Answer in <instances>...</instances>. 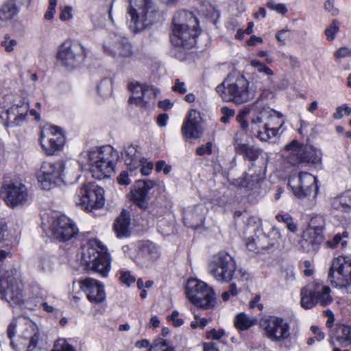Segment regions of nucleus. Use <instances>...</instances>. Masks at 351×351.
I'll use <instances>...</instances> for the list:
<instances>
[{"instance_id": "obj_37", "label": "nucleus", "mask_w": 351, "mask_h": 351, "mask_svg": "<svg viewBox=\"0 0 351 351\" xmlns=\"http://www.w3.org/2000/svg\"><path fill=\"white\" fill-rule=\"evenodd\" d=\"M5 113L6 117L5 118L7 121V126L11 127L9 125V122L12 121L14 118L17 115V106L16 105H12L8 107V105L5 104H0V117L4 119L3 114Z\"/></svg>"}, {"instance_id": "obj_30", "label": "nucleus", "mask_w": 351, "mask_h": 351, "mask_svg": "<svg viewBox=\"0 0 351 351\" xmlns=\"http://www.w3.org/2000/svg\"><path fill=\"white\" fill-rule=\"evenodd\" d=\"M138 148L139 147L137 145H130L125 147L121 152V156L125 160L129 172L131 173L137 169L141 165L139 160L141 158H140Z\"/></svg>"}, {"instance_id": "obj_14", "label": "nucleus", "mask_w": 351, "mask_h": 351, "mask_svg": "<svg viewBox=\"0 0 351 351\" xmlns=\"http://www.w3.org/2000/svg\"><path fill=\"white\" fill-rule=\"evenodd\" d=\"M328 279L335 287L347 288L351 285V258L339 256L332 260Z\"/></svg>"}, {"instance_id": "obj_8", "label": "nucleus", "mask_w": 351, "mask_h": 351, "mask_svg": "<svg viewBox=\"0 0 351 351\" xmlns=\"http://www.w3.org/2000/svg\"><path fill=\"white\" fill-rule=\"evenodd\" d=\"M186 294L189 301L195 306L209 309L215 305V292L203 281L191 278L186 285Z\"/></svg>"}, {"instance_id": "obj_44", "label": "nucleus", "mask_w": 351, "mask_h": 351, "mask_svg": "<svg viewBox=\"0 0 351 351\" xmlns=\"http://www.w3.org/2000/svg\"><path fill=\"white\" fill-rule=\"evenodd\" d=\"M267 6L269 9L280 14H285L288 12V9L284 3H277L274 1H268Z\"/></svg>"}, {"instance_id": "obj_49", "label": "nucleus", "mask_w": 351, "mask_h": 351, "mask_svg": "<svg viewBox=\"0 0 351 351\" xmlns=\"http://www.w3.org/2000/svg\"><path fill=\"white\" fill-rule=\"evenodd\" d=\"M17 45V41L15 39H11L10 36L6 35L4 40L1 42V45L4 47L7 52H12L14 48Z\"/></svg>"}, {"instance_id": "obj_54", "label": "nucleus", "mask_w": 351, "mask_h": 351, "mask_svg": "<svg viewBox=\"0 0 351 351\" xmlns=\"http://www.w3.org/2000/svg\"><path fill=\"white\" fill-rule=\"evenodd\" d=\"M213 143L208 142L205 145H202L197 147L196 153L198 156H203L204 154L210 155L213 153Z\"/></svg>"}, {"instance_id": "obj_56", "label": "nucleus", "mask_w": 351, "mask_h": 351, "mask_svg": "<svg viewBox=\"0 0 351 351\" xmlns=\"http://www.w3.org/2000/svg\"><path fill=\"white\" fill-rule=\"evenodd\" d=\"M223 116L221 117V121L223 123H228L231 117L234 114V111L228 107H223L221 109Z\"/></svg>"}, {"instance_id": "obj_21", "label": "nucleus", "mask_w": 351, "mask_h": 351, "mask_svg": "<svg viewBox=\"0 0 351 351\" xmlns=\"http://www.w3.org/2000/svg\"><path fill=\"white\" fill-rule=\"evenodd\" d=\"M40 145L49 155H52L56 152L61 150L65 138L60 129L56 126L44 128L40 132Z\"/></svg>"}, {"instance_id": "obj_57", "label": "nucleus", "mask_w": 351, "mask_h": 351, "mask_svg": "<svg viewBox=\"0 0 351 351\" xmlns=\"http://www.w3.org/2000/svg\"><path fill=\"white\" fill-rule=\"evenodd\" d=\"M179 312L178 311H173L172 313L168 316L169 321L173 322V325L176 327L181 326L184 324V320L178 317Z\"/></svg>"}, {"instance_id": "obj_58", "label": "nucleus", "mask_w": 351, "mask_h": 351, "mask_svg": "<svg viewBox=\"0 0 351 351\" xmlns=\"http://www.w3.org/2000/svg\"><path fill=\"white\" fill-rule=\"evenodd\" d=\"M120 280L123 283L129 286L135 281V278L132 276H131L129 271H121Z\"/></svg>"}, {"instance_id": "obj_38", "label": "nucleus", "mask_w": 351, "mask_h": 351, "mask_svg": "<svg viewBox=\"0 0 351 351\" xmlns=\"http://www.w3.org/2000/svg\"><path fill=\"white\" fill-rule=\"evenodd\" d=\"M148 351H175V349L167 340L158 339L154 341Z\"/></svg>"}, {"instance_id": "obj_22", "label": "nucleus", "mask_w": 351, "mask_h": 351, "mask_svg": "<svg viewBox=\"0 0 351 351\" xmlns=\"http://www.w3.org/2000/svg\"><path fill=\"white\" fill-rule=\"evenodd\" d=\"M103 49L106 53L114 58H129L132 54V47L124 36L113 34L105 40Z\"/></svg>"}, {"instance_id": "obj_15", "label": "nucleus", "mask_w": 351, "mask_h": 351, "mask_svg": "<svg viewBox=\"0 0 351 351\" xmlns=\"http://www.w3.org/2000/svg\"><path fill=\"white\" fill-rule=\"evenodd\" d=\"M86 56L85 48L79 43L69 41L63 43L58 49L57 59L60 64L73 69L80 65Z\"/></svg>"}, {"instance_id": "obj_46", "label": "nucleus", "mask_w": 351, "mask_h": 351, "mask_svg": "<svg viewBox=\"0 0 351 351\" xmlns=\"http://www.w3.org/2000/svg\"><path fill=\"white\" fill-rule=\"evenodd\" d=\"M250 64L260 73H263L267 75H272L274 74L273 71L268 66L257 60H252Z\"/></svg>"}, {"instance_id": "obj_53", "label": "nucleus", "mask_w": 351, "mask_h": 351, "mask_svg": "<svg viewBox=\"0 0 351 351\" xmlns=\"http://www.w3.org/2000/svg\"><path fill=\"white\" fill-rule=\"evenodd\" d=\"M336 59L351 58V49L347 47L338 49L334 53Z\"/></svg>"}, {"instance_id": "obj_45", "label": "nucleus", "mask_w": 351, "mask_h": 351, "mask_svg": "<svg viewBox=\"0 0 351 351\" xmlns=\"http://www.w3.org/2000/svg\"><path fill=\"white\" fill-rule=\"evenodd\" d=\"M351 114V108L346 104H343L337 108L336 112L333 114V118L341 119L344 116H348Z\"/></svg>"}, {"instance_id": "obj_2", "label": "nucleus", "mask_w": 351, "mask_h": 351, "mask_svg": "<svg viewBox=\"0 0 351 351\" xmlns=\"http://www.w3.org/2000/svg\"><path fill=\"white\" fill-rule=\"evenodd\" d=\"M208 269L210 275L221 283L229 282L233 279L245 281L250 278V274L246 270H237L235 260L224 251H221L212 257Z\"/></svg>"}, {"instance_id": "obj_27", "label": "nucleus", "mask_w": 351, "mask_h": 351, "mask_svg": "<svg viewBox=\"0 0 351 351\" xmlns=\"http://www.w3.org/2000/svg\"><path fill=\"white\" fill-rule=\"evenodd\" d=\"M160 256L157 246L151 242L143 243L136 256V263L142 267L152 265Z\"/></svg>"}, {"instance_id": "obj_17", "label": "nucleus", "mask_w": 351, "mask_h": 351, "mask_svg": "<svg viewBox=\"0 0 351 351\" xmlns=\"http://www.w3.org/2000/svg\"><path fill=\"white\" fill-rule=\"evenodd\" d=\"M316 178L307 172H300L298 175L290 176L288 185L291 187L294 195L298 199H304L313 193L314 197L317 193V186L315 184Z\"/></svg>"}, {"instance_id": "obj_10", "label": "nucleus", "mask_w": 351, "mask_h": 351, "mask_svg": "<svg viewBox=\"0 0 351 351\" xmlns=\"http://www.w3.org/2000/svg\"><path fill=\"white\" fill-rule=\"evenodd\" d=\"M330 289L322 282L315 281L303 287L301 290V305L304 308L309 309L319 303L325 306L332 302V298L330 295Z\"/></svg>"}, {"instance_id": "obj_41", "label": "nucleus", "mask_w": 351, "mask_h": 351, "mask_svg": "<svg viewBox=\"0 0 351 351\" xmlns=\"http://www.w3.org/2000/svg\"><path fill=\"white\" fill-rule=\"evenodd\" d=\"M7 223L5 219L0 217V247H8L11 245L10 241L6 238Z\"/></svg>"}, {"instance_id": "obj_51", "label": "nucleus", "mask_w": 351, "mask_h": 351, "mask_svg": "<svg viewBox=\"0 0 351 351\" xmlns=\"http://www.w3.org/2000/svg\"><path fill=\"white\" fill-rule=\"evenodd\" d=\"M52 351H74V350L65 340L62 339L55 343Z\"/></svg>"}, {"instance_id": "obj_64", "label": "nucleus", "mask_w": 351, "mask_h": 351, "mask_svg": "<svg viewBox=\"0 0 351 351\" xmlns=\"http://www.w3.org/2000/svg\"><path fill=\"white\" fill-rule=\"evenodd\" d=\"M303 267H304V274L306 276H311L313 273L314 270L312 267L311 262L310 261H305L303 263Z\"/></svg>"}, {"instance_id": "obj_60", "label": "nucleus", "mask_w": 351, "mask_h": 351, "mask_svg": "<svg viewBox=\"0 0 351 351\" xmlns=\"http://www.w3.org/2000/svg\"><path fill=\"white\" fill-rule=\"evenodd\" d=\"M16 321L13 320L10 322V324L8 325L7 328V333L9 339L11 340V345L14 348H15L14 342L12 341V338L15 336L16 334Z\"/></svg>"}, {"instance_id": "obj_13", "label": "nucleus", "mask_w": 351, "mask_h": 351, "mask_svg": "<svg viewBox=\"0 0 351 351\" xmlns=\"http://www.w3.org/2000/svg\"><path fill=\"white\" fill-rule=\"evenodd\" d=\"M325 227V219L321 215L313 217L308 228L304 231L300 241V247L304 251L309 252L316 251L324 241L323 232Z\"/></svg>"}, {"instance_id": "obj_63", "label": "nucleus", "mask_w": 351, "mask_h": 351, "mask_svg": "<svg viewBox=\"0 0 351 351\" xmlns=\"http://www.w3.org/2000/svg\"><path fill=\"white\" fill-rule=\"evenodd\" d=\"M224 335V331L219 330H216L215 329H212L210 331L207 332L206 336L208 339L218 340Z\"/></svg>"}, {"instance_id": "obj_11", "label": "nucleus", "mask_w": 351, "mask_h": 351, "mask_svg": "<svg viewBox=\"0 0 351 351\" xmlns=\"http://www.w3.org/2000/svg\"><path fill=\"white\" fill-rule=\"evenodd\" d=\"M260 326L263 336L273 342L284 341L291 336L289 324L280 317L265 316L260 319Z\"/></svg>"}, {"instance_id": "obj_32", "label": "nucleus", "mask_w": 351, "mask_h": 351, "mask_svg": "<svg viewBox=\"0 0 351 351\" xmlns=\"http://www.w3.org/2000/svg\"><path fill=\"white\" fill-rule=\"evenodd\" d=\"M130 216L128 210H123L114 223V229L118 237H128L130 234L129 226Z\"/></svg>"}, {"instance_id": "obj_55", "label": "nucleus", "mask_w": 351, "mask_h": 351, "mask_svg": "<svg viewBox=\"0 0 351 351\" xmlns=\"http://www.w3.org/2000/svg\"><path fill=\"white\" fill-rule=\"evenodd\" d=\"M171 169V165H167L165 160H158L156 164V170L158 172L163 171L165 175L169 174Z\"/></svg>"}, {"instance_id": "obj_19", "label": "nucleus", "mask_w": 351, "mask_h": 351, "mask_svg": "<svg viewBox=\"0 0 351 351\" xmlns=\"http://www.w3.org/2000/svg\"><path fill=\"white\" fill-rule=\"evenodd\" d=\"M285 150L289 154L287 156L293 165L300 162L319 163L321 161L320 152L311 146H298L297 141L285 146Z\"/></svg>"}, {"instance_id": "obj_29", "label": "nucleus", "mask_w": 351, "mask_h": 351, "mask_svg": "<svg viewBox=\"0 0 351 351\" xmlns=\"http://www.w3.org/2000/svg\"><path fill=\"white\" fill-rule=\"evenodd\" d=\"M198 119V112L195 110H191L187 119L182 128V131L184 136L195 138L200 137L202 131Z\"/></svg>"}, {"instance_id": "obj_24", "label": "nucleus", "mask_w": 351, "mask_h": 351, "mask_svg": "<svg viewBox=\"0 0 351 351\" xmlns=\"http://www.w3.org/2000/svg\"><path fill=\"white\" fill-rule=\"evenodd\" d=\"M130 88L132 92L130 101L141 107H145L158 93V90L153 86L141 84L138 82L131 83Z\"/></svg>"}, {"instance_id": "obj_28", "label": "nucleus", "mask_w": 351, "mask_h": 351, "mask_svg": "<svg viewBox=\"0 0 351 351\" xmlns=\"http://www.w3.org/2000/svg\"><path fill=\"white\" fill-rule=\"evenodd\" d=\"M32 0H7L0 8V20H11L22 8H28Z\"/></svg>"}, {"instance_id": "obj_42", "label": "nucleus", "mask_w": 351, "mask_h": 351, "mask_svg": "<svg viewBox=\"0 0 351 351\" xmlns=\"http://www.w3.org/2000/svg\"><path fill=\"white\" fill-rule=\"evenodd\" d=\"M339 31V23L337 20H332V23L325 29L327 40L332 41L335 38L336 34Z\"/></svg>"}, {"instance_id": "obj_31", "label": "nucleus", "mask_w": 351, "mask_h": 351, "mask_svg": "<svg viewBox=\"0 0 351 351\" xmlns=\"http://www.w3.org/2000/svg\"><path fill=\"white\" fill-rule=\"evenodd\" d=\"M332 207L343 213H351V190L346 191L339 196L333 198Z\"/></svg>"}, {"instance_id": "obj_26", "label": "nucleus", "mask_w": 351, "mask_h": 351, "mask_svg": "<svg viewBox=\"0 0 351 351\" xmlns=\"http://www.w3.org/2000/svg\"><path fill=\"white\" fill-rule=\"evenodd\" d=\"M155 186V182L150 180H138L132 190V199L141 208L147 206V194Z\"/></svg>"}, {"instance_id": "obj_6", "label": "nucleus", "mask_w": 351, "mask_h": 351, "mask_svg": "<svg viewBox=\"0 0 351 351\" xmlns=\"http://www.w3.org/2000/svg\"><path fill=\"white\" fill-rule=\"evenodd\" d=\"M248 85L249 82L244 76L232 73L216 87V91L224 101L241 104L254 97L248 90Z\"/></svg>"}, {"instance_id": "obj_1", "label": "nucleus", "mask_w": 351, "mask_h": 351, "mask_svg": "<svg viewBox=\"0 0 351 351\" xmlns=\"http://www.w3.org/2000/svg\"><path fill=\"white\" fill-rule=\"evenodd\" d=\"M256 112L253 114L250 123L245 120L250 114L249 108H244L239 111L237 120L240 123L241 128L246 134L255 136L262 141H268L280 134L284 121L281 113L274 110L268 106H261L257 102Z\"/></svg>"}, {"instance_id": "obj_4", "label": "nucleus", "mask_w": 351, "mask_h": 351, "mask_svg": "<svg viewBox=\"0 0 351 351\" xmlns=\"http://www.w3.org/2000/svg\"><path fill=\"white\" fill-rule=\"evenodd\" d=\"M87 156L93 178L102 180L110 178L114 173L119 154L110 145L92 149L88 151Z\"/></svg>"}, {"instance_id": "obj_20", "label": "nucleus", "mask_w": 351, "mask_h": 351, "mask_svg": "<svg viewBox=\"0 0 351 351\" xmlns=\"http://www.w3.org/2000/svg\"><path fill=\"white\" fill-rule=\"evenodd\" d=\"M2 194L5 204L10 208L22 206L27 203L29 198L27 186L21 182L3 184Z\"/></svg>"}, {"instance_id": "obj_59", "label": "nucleus", "mask_w": 351, "mask_h": 351, "mask_svg": "<svg viewBox=\"0 0 351 351\" xmlns=\"http://www.w3.org/2000/svg\"><path fill=\"white\" fill-rule=\"evenodd\" d=\"M130 174L125 171H122L117 178L119 184L123 185H128L130 184L131 180L129 177L132 175L133 172L132 173L130 172Z\"/></svg>"}, {"instance_id": "obj_18", "label": "nucleus", "mask_w": 351, "mask_h": 351, "mask_svg": "<svg viewBox=\"0 0 351 351\" xmlns=\"http://www.w3.org/2000/svg\"><path fill=\"white\" fill-rule=\"evenodd\" d=\"M49 230L51 236L60 241L75 237L78 229L75 223L65 215H53L49 218Z\"/></svg>"}, {"instance_id": "obj_61", "label": "nucleus", "mask_w": 351, "mask_h": 351, "mask_svg": "<svg viewBox=\"0 0 351 351\" xmlns=\"http://www.w3.org/2000/svg\"><path fill=\"white\" fill-rule=\"evenodd\" d=\"M284 278L287 282H293L295 280V271L292 266H289L284 271Z\"/></svg>"}, {"instance_id": "obj_23", "label": "nucleus", "mask_w": 351, "mask_h": 351, "mask_svg": "<svg viewBox=\"0 0 351 351\" xmlns=\"http://www.w3.org/2000/svg\"><path fill=\"white\" fill-rule=\"evenodd\" d=\"M19 322L23 325L20 335L21 345L27 351H32L40 339L39 329L34 322L26 317H19Z\"/></svg>"}, {"instance_id": "obj_34", "label": "nucleus", "mask_w": 351, "mask_h": 351, "mask_svg": "<svg viewBox=\"0 0 351 351\" xmlns=\"http://www.w3.org/2000/svg\"><path fill=\"white\" fill-rule=\"evenodd\" d=\"M16 105L17 106V115H16L12 121L9 122V125L11 127L20 126L25 121L29 108V104L25 102Z\"/></svg>"}, {"instance_id": "obj_25", "label": "nucleus", "mask_w": 351, "mask_h": 351, "mask_svg": "<svg viewBox=\"0 0 351 351\" xmlns=\"http://www.w3.org/2000/svg\"><path fill=\"white\" fill-rule=\"evenodd\" d=\"M78 282L80 289L86 293L87 298L90 302L99 304L105 300L106 293L101 283L92 278H86Z\"/></svg>"}, {"instance_id": "obj_47", "label": "nucleus", "mask_w": 351, "mask_h": 351, "mask_svg": "<svg viewBox=\"0 0 351 351\" xmlns=\"http://www.w3.org/2000/svg\"><path fill=\"white\" fill-rule=\"evenodd\" d=\"M141 172L143 176H148L154 168V164L152 162H147L145 158H141Z\"/></svg>"}, {"instance_id": "obj_7", "label": "nucleus", "mask_w": 351, "mask_h": 351, "mask_svg": "<svg viewBox=\"0 0 351 351\" xmlns=\"http://www.w3.org/2000/svg\"><path fill=\"white\" fill-rule=\"evenodd\" d=\"M82 261L88 270L105 277L110 270L107 250L97 239H90L82 247Z\"/></svg>"}, {"instance_id": "obj_48", "label": "nucleus", "mask_w": 351, "mask_h": 351, "mask_svg": "<svg viewBox=\"0 0 351 351\" xmlns=\"http://www.w3.org/2000/svg\"><path fill=\"white\" fill-rule=\"evenodd\" d=\"M291 33L289 29H281L276 34V38L278 41L282 45H285L287 40L291 38Z\"/></svg>"}, {"instance_id": "obj_35", "label": "nucleus", "mask_w": 351, "mask_h": 351, "mask_svg": "<svg viewBox=\"0 0 351 351\" xmlns=\"http://www.w3.org/2000/svg\"><path fill=\"white\" fill-rule=\"evenodd\" d=\"M336 339L341 344L348 346L351 344V326L340 325L337 329Z\"/></svg>"}, {"instance_id": "obj_5", "label": "nucleus", "mask_w": 351, "mask_h": 351, "mask_svg": "<svg viewBox=\"0 0 351 351\" xmlns=\"http://www.w3.org/2000/svg\"><path fill=\"white\" fill-rule=\"evenodd\" d=\"M130 3V28L140 32L152 25L160 18V12L152 0H127Z\"/></svg>"}, {"instance_id": "obj_9", "label": "nucleus", "mask_w": 351, "mask_h": 351, "mask_svg": "<svg viewBox=\"0 0 351 351\" xmlns=\"http://www.w3.org/2000/svg\"><path fill=\"white\" fill-rule=\"evenodd\" d=\"M13 271H4L0 265V295L12 306H21L24 301L21 288L16 278L11 276Z\"/></svg>"}, {"instance_id": "obj_16", "label": "nucleus", "mask_w": 351, "mask_h": 351, "mask_svg": "<svg viewBox=\"0 0 351 351\" xmlns=\"http://www.w3.org/2000/svg\"><path fill=\"white\" fill-rule=\"evenodd\" d=\"M64 169L63 161L43 162L38 174V181L44 190H50L62 182Z\"/></svg>"}, {"instance_id": "obj_12", "label": "nucleus", "mask_w": 351, "mask_h": 351, "mask_svg": "<svg viewBox=\"0 0 351 351\" xmlns=\"http://www.w3.org/2000/svg\"><path fill=\"white\" fill-rule=\"evenodd\" d=\"M104 190L93 184H84L76 193V204L82 209L91 211L104 205Z\"/></svg>"}, {"instance_id": "obj_36", "label": "nucleus", "mask_w": 351, "mask_h": 351, "mask_svg": "<svg viewBox=\"0 0 351 351\" xmlns=\"http://www.w3.org/2000/svg\"><path fill=\"white\" fill-rule=\"evenodd\" d=\"M256 322V319H251L244 313H241L237 315L234 320V325L237 329L245 330L254 325Z\"/></svg>"}, {"instance_id": "obj_50", "label": "nucleus", "mask_w": 351, "mask_h": 351, "mask_svg": "<svg viewBox=\"0 0 351 351\" xmlns=\"http://www.w3.org/2000/svg\"><path fill=\"white\" fill-rule=\"evenodd\" d=\"M49 7L45 14V19L46 20H52L56 13L57 0H49Z\"/></svg>"}, {"instance_id": "obj_40", "label": "nucleus", "mask_w": 351, "mask_h": 351, "mask_svg": "<svg viewBox=\"0 0 351 351\" xmlns=\"http://www.w3.org/2000/svg\"><path fill=\"white\" fill-rule=\"evenodd\" d=\"M112 89V82L110 79L105 78L102 80L97 86L98 93L101 96H107L110 95Z\"/></svg>"}, {"instance_id": "obj_39", "label": "nucleus", "mask_w": 351, "mask_h": 351, "mask_svg": "<svg viewBox=\"0 0 351 351\" xmlns=\"http://www.w3.org/2000/svg\"><path fill=\"white\" fill-rule=\"evenodd\" d=\"M38 269L43 272H50L53 267V263L48 256H43L38 258L36 263Z\"/></svg>"}, {"instance_id": "obj_3", "label": "nucleus", "mask_w": 351, "mask_h": 351, "mask_svg": "<svg viewBox=\"0 0 351 351\" xmlns=\"http://www.w3.org/2000/svg\"><path fill=\"white\" fill-rule=\"evenodd\" d=\"M171 43L177 47L190 49L196 43V37L199 34L197 20L191 12L182 11L173 18Z\"/></svg>"}, {"instance_id": "obj_33", "label": "nucleus", "mask_w": 351, "mask_h": 351, "mask_svg": "<svg viewBox=\"0 0 351 351\" xmlns=\"http://www.w3.org/2000/svg\"><path fill=\"white\" fill-rule=\"evenodd\" d=\"M234 149L237 154L243 156L245 158L254 161L258 157V150L247 144L239 142L235 140Z\"/></svg>"}, {"instance_id": "obj_52", "label": "nucleus", "mask_w": 351, "mask_h": 351, "mask_svg": "<svg viewBox=\"0 0 351 351\" xmlns=\"http://www.w3.org/2000/svg\"><path fill=\"white\" fill-rule=\"evenodd\" d=\"M246 246L250 251L255 253L260 252L261 250L269 248L268 246H259L258 242L255 239L249 240L246 243Z\"/></svg>"}, {"instance_id": "obj_62", "label": "nucleus", "mask_w": 351, "mask_h": 351, "mask_svg": "<svg viewBox=\"0 0 351 351\" xmlns=\"http://www.w3.org/2000/svg\"><path fill=\"white\" fill-rule=\"evenodd\" d=\"M172 90L180 94H184L186 92V88L184 82H181L179 79H176L175 80V84L172 87Z\"/></svg>"}, {"instance_id": "obj_43", "label": "nucleus", "mask_w": 351, "mask_h": 351, "mask_svg": "<svg viewBox=\"0 0 351 351\" xmlns=\"http://www.w3.org/2000/svg\"><path fill=\"white\" fill-rule=\"evenodd\" d=\"M73 7L71 5H65L60 7V19L62 21H71L73 19L72 14Z\"/></svg>"}]
</instances>
